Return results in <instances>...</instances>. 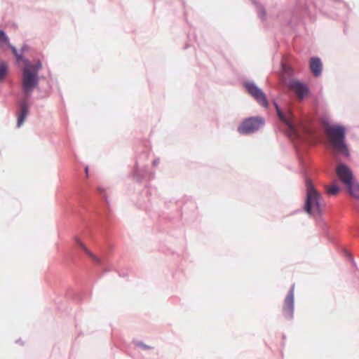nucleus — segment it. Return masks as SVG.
<instances>
[{"label":"nucleus","instance_id":"7","mask_svg":"<svg viewBox=\"0 0 359 359\" xmlns=\"http://www.w3.org/2000/svg\"><path fill=\"white\" fill-rule=\"evenodd\" d=\"M336 173L339 180L345 185L354 180L351 169L345 164H339L336 168Z\"/></svg>","mask_w":359,"mask_h":359},{"label":"nucleus","instance_id":"17","mask_svg":"<svg viewBox=\"0 0 359 359\" xmlns=\"http://www.w3.org/2000/svg\"><path fill=\"white\" fill-rule=\"evenodd\" d=\"M15 58H16V61H17V62H18V63H19V64H20V62H23L24 66L27 65V63H30V62L28 61V60H27V59L24 58V57H23V56H22V55H21V54H19V53H18V55H17L15 56Z\"/></svg>","mask_w":359,"mask_h":359},{"label":"nucleus","instance_id":"14","mask_svg":"<svg viewBox=\"0 0 359 359\" xmlns=\"http://www.w3.org/2000/svg\"><path fill=\"white\" fill-rule=\"evenodd\" d=\"M8 73V66L4 62L0 61V81H4Z\"/></svg>","mask_w":359,"mask_h":359},{"label":"nucleus","instance_id":"4","mask_svg":"<svg viewBox=\"0 0 359 359\" xmlns=\"http://www.w3.org/2000/svg\"><path fill=\"white\" fill-rule=\"evenodd\" d=\"M264 124L262 118L251 117L244 120L238 128V131L241 134H249L257 130Z\"/></svg>","mask_w":359,"mask_h":359},{"label":"nucleus","instance_id":"10","mask_svg":"<svg viewBox=\"0 0 359 359\" xmlns=\"http://www.w3.org/2000/svg\"><path fill=\"white\" fill-rule=\"evenodd\" d=\"M28 104L27 100H24L20 104V111L18 117V127H20L28 114Z\"/></svg>","mask_w":359,"mask_h":359},{"label":"nucleus","instance_id":"18","mask_svg":"<svg viewBox=\"0 0 359 359\" xmlns=\"http://www.w3.org/2000/svg\"><path fill=\"white\" fill-rule=\"evenodd\" d=\"M10 48L11 49L13 53L14 54L15 56H16L17 55H18V53L17 51V49L13 46L11 44H10V43L8 42V44H7Z\"/></svg>","mask_w":359,"mask_h":359},{"label":"nucleus","instance_id":"8","mask_svg":"<svg viewBox=\"0 0 359 359\" xmlns=\"http://www.w3.org/2000/svg\"><path fill=\"white\" fill-rule=\"evenodd\" d=\"M283 312L287 318H292L294 312V290L292 289L287 294L283 305Z\"/></svg>","mask_w":359,"mask_h":359},{"label":"nucleus","instance_id":"3","mask_svg":"<svg viewBox=\"0 0 359 359\" xmlns=\"http://www.w3.org/2000/svg\"><path fill=\"white\" fill-rule=\"evenodd\" d=\"M325 133L334 150L348 156V148L344 143L345 128L340 126L325 123Z\"/></svg>","mask_w":359,"mask_h":359},{"label":"nucleus","instance_id":"19","mask_svg":"<svg viewBox=\"0 0 359 359\" xmlns=\"http://www.w3.org/2000/svg\"><path fill=\"white\" fill-rule=\"evenodd\" d=\"M85 172H86V177H88V166H86L85 168Z\"/></svg>","mask_w":359,"mask_h":359},{"label":"nucleus","instance_id":"12","mask_svg":"<svg viewBox=\"0 0 359 359\" xmlns=\"http://www.w3.org/2000/svg\"><path fill=\"white\" fill-rule=\"evenodd\" d=\"M74 241L90 258L93 259V260L97 263L101 262L100 259L90 251L79 237H74Z\"/></svg>","mask_w":359,"mask_h":359},{"label":"nucleus","instance_id":"13","mask_svg":"<svg viewBox=\"0 0 359 359\" xmlns=\"http://www.w3.org/2000/svg\"><path fill=\"white\" fill-rule=\"evenodd\" d=\"M350 195L356 199H359V184L355 180H352L351 183L346 184Z\"/></svg>","mask_w":359,"mask_h":359},{"label":"nucleus","instance_id":"15","mask_svg":"<svg viewBox=\"0 0 359 359\" xmlns=\"http://www.w3.org/2000/svg\"><path fill=\"white\" fill-rule=\"evenodd\" d=\"M339 191V188L336 184H332L327 187V192L330 195H337Z\"/></svg>","mask_w":359,"mask_h":359},{"label":"nucleus","instance_id":"2","mask_svg":"<svg viewBox=\"0 0 359 359\" xmlns=\"http://www.w3.org/2000/svg\"><path fill=\"white\" fill-rule=\"evenodd\" d=\"M325 203L321 195L311 182H306V194L304 209L311 216L321 215L325 209Z\"/></svg>","mask_w":359,"mask_h":359},{"label":"nucleus","instance_id":"9","mask_svg":"<svg viewBox=\"0 0 359 359\" xmlns=\"http://www.w3.org/2000/svg\"><path fill=\"white\" fill-rule=\"evenodd\" d=\"M287 85L288 88L293 90L300 99L303 98V97L308 93L307 87L297 81H290Z\"/></svg>","mask_w":359,"mask_h":359},{"label":"nucleus","instance_id":"1","mask_svg":"<svg viewBox=\"0 0 359 359\" xmlns=\"http://www.w3.org/2000/svg\"><path fill=\"white\" fill-rule=\"evenodd\" d=\"M42 65L40 62L34 64L27 63L22 68L21 85L22 90L27 100L32 95L34 88L38 86V74Z\"/></svg>","mask_w":359,"mask_h":359},{"label":"nucleus","instance_id":"11","mask_svg":"<svg viewBox=\"0 0 359 359\" xmlns=\"http://www.w3.org/2000/svg\"><path fill=\"white\" fill-rule=\"evenodd\" d=\"M311 71L316 76H318L321 74L322 63L319 58L313 57L310 61Z\"/></svg>","mask_w":359,"mask_h":359},{"label":"nucleus","instance_id":"5","mask_svg":"<svg viewBox=\"0 0 359 359\" xmlns=\"http://www.w3.org/2000/svg\"><path fill=\"white\" fill-rule=\"evenodd\" d=\"M248 93L252 95L256 101L262 107H267L269 102L263 91L253 83L247 82L245 84Z\"/></svg>","mask_w":359,"mask_h":359},{"label":"nucleus","instance_id":"6","mask_svg":"<svg viewBox=\"0 0 359 359\" xmlns=\"http://www.w3.org/2000/svg\"><path fill=\"white\" fill-rule=\"evenodd\" d=\"M275 106L279 118L288 126L293 134H297L298 133L297 124L291 111H289L287 114H284L276 104Z\"/></svg>","mask_w":359,"mask_h":359},{"label":"nucleus","instance_id":"16","mask_svg":"<svg viewBox=\"0 0 359 359\" xmlns=\"http://www.w3.org/2000/svg\"><path fill=\"white\" fill-rule=\"evenodd\" d=\"M0 43L8 44V38L5 32L0 29Z\"/></svg>","mask_w":359,"mask_h":359}]
</instances>
